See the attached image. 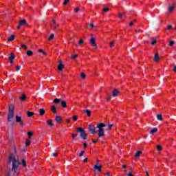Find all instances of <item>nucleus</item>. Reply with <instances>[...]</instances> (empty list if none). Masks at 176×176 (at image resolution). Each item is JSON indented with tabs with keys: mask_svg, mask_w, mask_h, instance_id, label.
I'll use <instances>...</instances> for the list:
<instances>
[{
	"mask_svg": "<svg viewBox=\"0 0 176 176\" xmlns=\"http://www.w3.org/2000/svg\"><path fill=\"white\" fill-rule=\"evenodd\" d=\"M8 163H12L11 171L14 173V175H19L20 173V160L19 156L11 154L8 158Z\"/></svg>",
	"mask_w": 176,
	"mask_h": 176,
	"instance_id": "obj_1",
	"label": "nucleus"
},
{
	"mask_svg": "<svg viewBox=\"0 0 176 176\" xmlns=\"http://www.w3.org/2000/svg\"><path fill=\"white\" fill-rule=\"evenodd\" d=\"M97 129H98V131H96V126L90 124L88 126V130L90 131L91 134H97L99 138H101V137L105 136V130L104 129V127H107V124L101 122L99 124H97L96 125Z\"/></svg>",
	"mask_w": 176,
	"mask_h": 176,
	"instance_id": "obj_2",
	"label": "nucleus"
},
{
	"mask_svg": "<svg viewBox=\"0 0 176 176\" xmlns=\"http://www.w3.org/2000/svg\"><path fill=\"white\" fill-rule=\"evenodd\" d=\"M8 109V122H11L14 116V106L13 104H10Z\"/></svg>",
	"mask_w": 176,
	"mask_h": 176,
	"instance_id": "obj_3",
	"label": "nucleus"
},
{
	"mask_svg": "<svg viewBox=\"0 0 176 176\" xmlns=\"http://www.w3.org/2000/svg\"><path fill=\"white\" fill-rule=\"evenodd\" d=\"M77 133H80V137L83 140H87V134H86V132L85 131V129L82 127H78L76 129Z\"/></svg>",
	"mask_w": 176,
	"mask_h": 176,
	"instance_id": "obj_4",
	"label": "nucleus"
},
{
	"mask_svg": "<svg viewBox=\"0 0 176 176\" xmlns=\"http://www.w3.org/2000/svg\"><path fill=\"white\" fill-rule=\"evenodd\" d=\"M51 28H52V30H57V28H58V24L56 23V20L54 19H52L51 22Z\"/></svg>",
	"mask_w": 176,
	"mask_h": 176,
	"instance_id": "obj_5",
	"label": "nucleus"
},
{
	"mask_svg": "<svg viewBox=\"0 0 176 176\" xmlns=\"http://www.w3.org/2000/svg\"><path fill=\"white\" fill-rule=\"evenodd\" d=\"M89 43L90 45H91V46H94L95 47H97V43H96V38L94 36L91 38Z\"/></svg>",
	"mask_w": 176,
	"mask_h": 176,
	"instance_id": "obj_6",
	"label": "nucleus"
},
{
	"mask_svg": "<svg viewBox=\"0 0 176 176\" xmlns=\"http://www.w3.org/2000/svg\"><path fill=\"white\" fill-rule=\"evenodd\" d=\"M59 65H58V70L60 71V72L64 69V64H63V61L60 60Z\"/></svg>",
	"mask_w": 176,
	"mask_h": 176,
	"instance_id": "obj_7",
	"label": "nucleus"
},
{
	"mask_svg": "<svg viewBox=\"0 0 176 176\" xmlns=\"http://www.w3.org/2000/svg\"><path fill=\"white\" fill-rule=\"evenodd\" d=\"M153 61H155V63H159V61H160V57H159L158 53L155 54Z\"/></svg>",
	"mask_w": 176,
	"mask_h": 176,
	"instance_id": "obj_8",
	"label": "nucleus"
},
{
	"mask_svg": "<svg viewBox=\"0 0 176 176\" xmlns=\"http://www.w3.org/2000/svg\"><path fill=\"white\" fill-rule=\"evenodd\" d=\"M19 25H26L27 27H28V23H27V21L25 19L23 20H21L19 21Z\"/></svg>",
	"mask_w": 176,
	"mask_h": 176,
	"instance_id": "obj_9",
	"label": "nucleus"
},
{
	"mask_svg": "<svg viewBox=\"0 0 176 176\" xmlns=\"http://www.w3.org/2000/svg\"><path fill=\"white\" fill-rule=\"evenodd\" d=\"M94 168L95 170H98L99 171V173H101V171L102 170V166H101V165L98 166V165L96 164L94 166Z\"/></svg>",
	"mask_w": 176,
	"mask_h": 176,
	"instance_id": "obj_10",
	"label": "nucleus"
},
{
	"mask_svg": "<svg viewBox=\"0 0 176 176\" xmlns=\"http://www.w3.org/2000/svg\"><path fill=\"white\" fill-rule=\"evenodd\" d=\"M119 90L118 89H114L112 92V96L113 97H117V96H119Z\"/></svg>",
	"mask_w": 176,
	"mask_h": 176,
	"instance_id": "obj_11",
	"label": "nucleus"
},
{
	"mask_svg": "<svg viewBox=\"0 0 176 176\" xmlns=\"http://www.w3.org/2000/svg\"><path fill=\"white\" fill-rule=\"evenodd\" d=\"M175 9V6H169L168 8V10L169 12V13H173V12L174 11V10Z\"/></svg>",
	"mask_w": 176,
	"mask_h": 176,
	"instance_id": "obj_12",
	"label": "nucleus"
},
{
	"mask_svg": "<svg viewBox=\"0 0 176 176\" xmlns=\"http://www.w3.org/2000/svg\"><path fill=\"white\" fill-rule=\"evenodd\" d=\"M47 124H48L50 127H53V126H54V124H53V121L52 120H47Z\"/></svg>",
	"mask_w": 176,
	"mask_h": 176,
	"instance_id": "obj_13",
	"label": "nucleus"
},
{
	"mask_svg": "<svg viewBox=\"0 0 176 176\" xmlns=\"http://www.w3.org/2000/svg\"><path fill=\"white\" fill-rule=\"evenodd\" d=\"M51 111L52 113H57V108H56V106H52Z\"/></svg>",
	"mask_w": 176,
	"mask_h": 176,
	"instance_id": "obj_14",
	"label": "nucleus"
},
{
	"mask_svg": "<svg viewBox=\"0 0 176 176\" xmlns=\"http://www.w3.org/2000/svg\"><path fill=\"white\" fill-rule=\"evenodd\" d=\"M60 105L62 108H67V102H65V100H62L60 102Z\"/></svg>",
	"mask_w": 176,
	"mask_h": 176,
	"instance_id": "obj_15",
	"label": "nucleus"
},
{
	"mask_svg": "<svg viewBox=\"0 0 176 176\" xmlns=\"http://www.w3.org/2000/svg\"><path fill=\"white\" fill-rule=\"evenodd\" d=\"M55 120L57 122V123H61L63 120L61 119V116H57L55 118Z\"/></svg>",
	"mask_w": 176,
	"mask_h": 176,
	"instance_id": "obj_16",
	"label": "nucleus"
},
{
	"mask_svg": "<svg viewBox=\"0 0 176 176\" xmlns=\"http://www.w3.org/2000/svg\"><path fill=\"white\" fill-rule=\"evenodd\" d=\"M84 113H87V116L89 117L91 116V111L89 109L84 110Z\"/></svg>",
	"mask_w": 176,
	"mask_h": 176,
	"instance_id": "obj_17",
	"label": "nucleus"
},
{
	"mask_svg": "<svg viewBox=\"0 0 176 176\" xmlns=\"http://www.w3.org/2000/svg\"><path fill=\"white\" fill-rule=\"evenodd\" d=\"M21 101H25L27 100V96L25 94H23L21 96L19 97Z\"/></svg>",
	"mask_w": 176,
	"mask_h": 176,
	"instance_id": "obj_18",
	"label": "nucleus"
},
{
	"mask_svg": "<svg viewBox=\"0 0 176 176\" xmlns=\"http://www.w3.org/2000/svg\"><path fill=\"white\" fill-rule=\"evenodd\" d=\"M27 115L28 116V118H31L32 116H34V115H35V113L34 112H32V111H27Z\"/></svg>",
	"mask_w": 176,
	"mask_h": 176,
	"instance_id": "obj_19",
	"label": "nucleus"
},
{
	"mask_svg": "<svg viewBox=\"0 0 176 176\" xmlns=\"http://www.w3.org/2000/svg\"><path fill=\"white\" fill-rule=\"evenodd\" d=\"M26 54L27 56H28V57H31L33 56L34 52H32V51L29 50L26 52Z\"/></svg>",
	"mask_w": 176,
	"mask_h": 176,
	"instance_id": "obj_20",
	"label": "nucleus"
},
{
	"mask_svg": "<svg viewBox=\"0 0 176 176\" xmlns=\"http://www.w3.org/2000/svg\"><path fill=\"white\" fill-rule=\"evenodd\" d=\"M39 114H40V116H43V115L45 114V109H40Z\"/></svg>",
	"mask_w": 176,
	"mask_h": 176,
	"instance_id": "obj_21",
	"label": "nucleus"
},
{
	"mask_svg": "<svg viewBox=\"0 0 176 176\" xmlns=\"http://www.w3.org/2000/svg\"><path fill=\"white\" fill-rule=\"evenodd\" d=\"M61 102V99H58V98H55L54 100V104H60V102Z\"/></svg>",
	"mask_w": 176,
	"mask_h": 176,
	"instance_id": "obj_22",
	"label": "nucleus"
},
{
	"mask_svg": "<svg viewBox=\"0 0 176 176\" xmlns=\"http://www.w3.org/2000/svg\"><path fill=\"white\" fill-rule=\"evenodd\" d=\"M141 153H142V151H137L136 153L135 154V157H140V155H141Z\"/></svg>",
	"mask_w": 176,
	"mask_h": 176,
	"instance_id": "obj_23",
	"label": "nucleus"
},
{
	"mask_svg": "<svg viewBox=\"0 0 176 176\" xmlns=\"http://www.w3.org/2000/svg\"><path fill=\"white\" fill-rule=\"evenodd\" d=\"M16 58V56H14V54L11 53L10 56H9L8 59L9 60H14Z\"/></svg>",
	"mask_w": 176,
	"mask_h": 176,
	"instance_id": "obj_24",
	"label": "nucleus"
},
{
	"mask_svg": "<svg viewBox=\"0 0 176 176\" xmlns=\"http://www.w3.org/2000/svg\"><path fill=\"white\" fill-rule=\"evenodd\" d=\"M157 120H163V116L162 114H157Z\"/></svg>",
	"mask_w": 176,
	"mask_h": 176,
	"instance_id": "obj_25",
	"label": "nucleus"
},
{
	"mask_svg": "<svg viewBox=\"0 0 176 176\" xmlns=\"http://www.w3.org/2000/svg\"><path fill=\"white\" fill-rule=\"evenodd\" d=\"M12 41H14V35H12L8 38V42H12Z\"/></svg>",
	"mask_w": 176,
	"mask_h": 176,
	"instance_id": "obj_26",
	"label": "nucleus"
},
{
	"mask_svg": "<svg viewBox=\"0 0 176 176\" xmlns=\"http://www.w3.org/2000/svg\"><path fill=\"white\" fill-rule=\"evenodd\" d=\"M157 128H153V130L150 131V133L155 134V133H157Z\"/></svg>",
	"mask_w": 176,
	"mask_h": 176,
	"instance_id": "obj_27",
	"label": "nucleus"
},
{
	"mask_svg": "<svg viewBox=\"0 0 176 176\" xmlns=\"http://www.w3.org/2000/svg\"><path fill=\"white\" fill-rule=\"evenodd\" d=\"M21 121V117H20L19 116H16V123H19Z\"/></svg>",
	"mask_w": 176,
	"mask_h": 176,
	"instance_id": "obj_28",
	"label": "nucleus"
},
{
	"mask_svg": "<svg viewBox=\"0 0 176 176\" xmlns=\"http://www.w3.org/2000/svg\"><path fill=\"white\" fill-rule=\"evenodd\" d=\"M30 144H31V141L29 139H27L25 142L26 146H28L29 145H30Z\"/></svg>",
	"mask_w": 176,
	"mask_h": 176,
	"instance_id": "obj_29",
	"label": "nucleus"
},
{
	"mask_svg": "<svg viewBox=\"0 0 176 176\" xmlns=\"http://www.w3.org/2000/svg\"><path fill=\"white\" fill-rule=\"evenodd\" d=\"M80 76L82 79H86V74L85 73H81Z\"/></svg>",
	"mask_w": 176,
	"mask_h": 176,
	"instance_id": "obj_30",
	"label": "nucleus"
},
{
	"mask_svg": "<svg viewBox=\"0 0 176 176\" xmlns=\"http://www.w3.org/2000/svg\"><path fill=\"white\" fill-rule=\"evenodd\" d=\"M163 149V147L161 145H157V151H162Z\"/></svg>",
	"mask_w": 176,
	"mask_h": 176,
	"instance_id": "obj_31",
	"label": "nucleus"
},
{
	"mask_svg": "<svg viewBox=\"0 0 176 176\" xmlns=\"http://www.w3.org/2000/svg\"><path fill=\"white\" fill-rule=\"evenodd\" d=\"M54 38V34H52L48 38V41H52Z\"/></svg>",
	"mask_w": 176,
	"mask_h": 176,
	"instance_id": "obj_32",
	"label": "nucleus"
},
{
	"mask_svg": "<svg viewBox=\"0 0 176 176\" xmlns=\"http://www.w3.org/2000/svg\"><path fill=\"white\" fill-rule=\"evenodd\" d=\"M22 166L23 167H27V163L25 162V160H22Z\"/></svg>",
	"mask_w": 176,
	"mask_h": 176,
	"instance_id": "obj_33",
	"label": "nucleus"
},
{
	"mask_svg": "<svg viewBox=\"0 0 176 176\" xmlns=\"http://www.w3.org/2000/svg\"><path fill=\"white\" fill-rule=\"evenodd\" d=\"M28 135L30 140H31V137H32V132L28 131Z\"/></svg>",
	"mask_w": 176,
	"mask_h": 176,
	"instance_id": "obj_34",
	"label": "nucleus"
},
{
	"mask_svg": "<svg viewBox=\"0 0 176 176\" xmlns=\"http://www.w3.org/2000/svg\"><path fill=\"white\" fill-rule=\"evenodd\" d=\"M85 151H81L80 153L78 155V156L80 157H82V156H83V155H85Z\"/></svg>",
	"mask_w": 176,
	"mask_h": 176,
	"instance_id": "obj_35",
	"label": "nucleus"
},
{
	"mask_svg": "<svg viewBox=\"0 0 176 176\" xmlns=\"http://www.w3.org/2000/svg\"><path fill=\"white\" fill-rule=\"evenodd\" d=\"M21 47L23 48V49H25V50H27V49H28V47H27V45H21Z\"/></svg>",
	"mask_w": 176,
	"mask_h": 176,
	"instance_id": "obj_36",
	"label": "nucleus"
},
{
	"mask_svg": "<svg viewBox=\"0 0 176 176\" xmlns=\"http://www.w3.org/2000/svg\"><path fill=\"white\" fill-rule=\"evenodd\" d=\"M157 42V40L156 38H154L151 42V45H155Z\"/></svg>",
	"mask_w": 176,
	"mask_h": 176,
	"instance_id": "obj_37",
	"label": "nucleus"
},
{
	"mask_svg": "<svg viewBox=\"0 0 176 176\" xmlns=\"http://www.w3.org/2000/svg\"><path fill=\"white\" fill-rule=\"evenodd\" d=\"M112 98L111 97V95H107V101H110Z\"/></svg>",
	"mask_w": 176,
	"mask_h": 176,
	"instance_id": "obj_38",
	"label": "nucleus"
},
{
	"mask_svg": "<svg viewBox=\"0 0 176 176\" xmlns=\"http://www.w3.org/2000/svg\"><path fill=\"white\" fill-rule=\"evenodd\" d=\"M115 46V42L112 41L110 43V47L112 48Z\"/></svg>",
	"mask_w": 176,
	"mask_h": 176,
	"instance_id": "obj_39",
	"label": "nucleus"
},
{
	"mask_svg": "<svg viewBox=\"0 0 176 176\" xmlns=\"http://www.w3.org/2000/svg\"><path fill=\"white\" fill-rule=\"evenodd\" d=\"M174 43H175L173 41H169V46H174Z\"/></svg>",
	"mask_w": 176,
	"mask_h": 176,
	"instance_id": "obj_40",
	"label": "nucleus"
},
{
	"mask_svg": "<svg viewBox=\"0 0 176 176\" xmlns=\"http://www.w3.org/2000/svg\"><path fill=\"white\" fill-rule=\"evenodd\" d=\"M102 12H109V8H104L102 10Z\"/></svg>",
	"mask_w": 176,
	"mask_h": 176,
	"instance_id": "obj_41",
	"label": "nucleus"
},
{
	"mask_svg": "<svg viewBox=\"0 0 176 176\" xmlns=\"http://www.w3.org/2000/svg\"><path fill=\"white\" fill-rule=\"evenodd\" d=\"M85 43V41L82 39H80V41H78V45H82Z\"/></svg>",
	"mask_w": 176,
	"mask_h": 176,
	"instance_id": "obj_42",
	"label": "nucleus"
},
{
	"mask_svg": "<svg viewBox=\"0 0 176 176\" xmlns=\"http://www.w3.org/2000/svg\"><path fill=\"white\" fill-rule=\"evenodd\" d=\"M39 53H43V54H46V52L43 51L42 49L38 50Z\"/></svg>",
	"mask_w": 176,
	"mask_h": 176,
	"instance_id": "obj_43",
	"label": "nucleus"
},
{
	"mask_svg": "<svg viewBox=\"0 0 176 176\" xmlns=\"http://www.w3.org/2000/svg\"><path fill=\"white\" fill-rule=\"evenodd\" d=\"M92 142H93V144H97V142H98V139H97V140L92 139Z\"/></svg>",
	"mask_w": 176,
	"mask_h": 176,
	"instance_id": "obj_44",
	"label": "nucleus"
},
{
	"mask_svg": "<svg viewBox=\"0 0 176 176\" xmlns=\"http://www.w3.org/2000/svg\"><path fill=\"white\" fill-rule=\"evenodd\" d=\"M167 30H173V25H168L167 26Z\"/></svg>",
	"mask_w": 176,
	"mask_h": 176,
	"instance_id": "obj_45",
	"label": "nucleus"
},
{
	"mask_svg": "<svg viewBox=\"0 0 176 176\" xmlns=\"http://www.w3.org/2000/svg\"><path fill=\"white\" fill-rule=\"evenodd\" d=\"M73 120H74V122H76V120H78V116H73Z\"/></svg>",
	"mask_w": 176,
	"mask_h": 176,
	"instance_id": "obj_46",
	"label": "nucleus"
},
{
	"mask_svg": "<svg viewBox=\"0 0 176 176\" xmlns=\"http://www.w3.org/2000/svg\"><path fill=\"white\" fill-rule=\"evenodd\" d=\"M76 57H78V54H75V55L72 56L71 57V58H72V60H75V58H76Z\"/></svg>",
	"mask_w": 176,
	"mask_h": 176,
	"instance_id": "obj_47",
	"label": "nucleus"
},
{
	"mask_svg": "<svg viewBox=\"0 0 176 176\" xmlns=\"http://www.w3.org/2000/svg\"><path fill=\"white\" fill-rule=\"evenodd\" d=\"M72 137L73 140H75V138L78 137V135L72 133Z\"/></svg>",
	"mask_w": 176,
	"mask_h": 176,
	"instance_id": "obj_48",
	"label": "nucleus"
},
{
	"mask_svg": "<svg viewBox=\"0 0 176 176\" xmlns=\"http://www.w3.org/2000/svg\"><path fill=\"white\" fill-rule=\"evenodd\" d=\"M79 10H80V8H79L78 7H77V8H76L74 9V12H75L76 13H78V12H79Z\"/></svg>",
	"mask_w": 176,
	"mask_h": 176,
	"instance_id": "obj_49",
	"label": "nucleus"
},
{
	"mask_svg": "<svg viewBox=\"0 0 176 176\" xmlns=\"http://www.w3.org/2000/svg\"><path fill=\"white\" fill-rule=\"evenodd\" d=\"M68 2H69V0H65V1L63 2L64 6H65V5H67V3H68Z\"/></svg>",
	"mask_w": 176,
	"mask_h": 176,
	"instance_id": "obj_50",
	"label": "nucleus"
},
{
	"mask_svg": "<svg viewBox=\"0 0 176 176\" xmlns=\"http://www.w3.org/2000/svg\"><path fill=\"white\" fill-rule=\"evenodd\" d=\"M112 126H113V124H109L108 125V130H111L112 129Z\"/></svg>",
	"mask_w": 176,
	"mask_h": 176,
	"instance_id": "obj_51",
	"label": "nucleus"
},
{
	"mask_svg": "<svg viewBox=\"0 0 176 176\" xmlns=\"http://www.w3.org/2000/svg\"><path fill=\"white\" fill-rule=\"evenodd\" d=\"M173 72L175 74H176V65H173Z\"/></svg>",
	"mask_w": 176,
	"mask_h": 176,
	"instance_id": "obj_52",
	"label": "nucleus"
},
{
	"mask_svg": "<svg viewBox=\"0 0 176 176\" xmlns=\"http://www.w3.org/2000/svg\"><path fill=\"white\" fill-rule=\"evenodd\" d=\"M20 68H21V66H16V71H20Z\"/></svg>",
	"mask_w": 176,
	"mask_h": 176,
	"instance_id": "obj_53",
	"label": "nucleus"
},
{
	"mask_svg": "<svg viewBox=\"0 0 176 176\" xmlns=\"http://www.w3.org/2000/svg\"><path fill=\"white\" fill-rule=\"evenodd\" d=\"M19 123L21 126H24V122H23V120H21Z\"/></svg>",
	"mask_w": 176,
	"mask_h": 176,
	"instance_id": "obj_54",
	"label": "nucleus"
},
{
	"mask_svg": "<svg viewBox=\"0 0 176 176\" xmlns=\"http://www.w3.org/2000/svg\"><path fill=\"white\" fill-rule=\"evenodd\" d=\"M118 17H119L120 19H122V17H123V14L119 13V14H118Z\"/></svg>",
	"mask_w": 176,
	"mask_h": 176,
	"instance_id": "obj_55",
	"label": "nucleus"
},
{
	"mask_svg": "<svg viewBox=\"0 0 176 176\" xmlns=\"http://www.w3.org/2000/svg\"><path fill=\"white\" fill-rule=\"evenodd\" d=\"M53 156H54L55 157H57V156H58V153H53Z\"/></svg>",
	"mask_w": 176,
	"mask_h": 176,
	"instance_id": "obj_56",
	"label": "nucleus"
},
{
	"mask_svg": "<svg viewBox=\"0 0 176 176\" xmlns=\"http://www.w3.org/2000/svg\"><path fill=\"white\" fill-rule=\"evenodd\" d=\"M126 167H127L126 165H123V166H122V168H124L125 173H126Z\"/></svg>",
	"mask_w": 176,
	"mask_h": 176,
	"instance_id": "obj_57",
	"label": "nucleus"
},
{
	"mask_svg": "<svg viewBox=\"0 0 176 176\" xmlns=\"http://www.w3.org/2000/svg\"><path fill=\"white\" fill-rule=\"evenodd\" d=\"M128 176H134V175H133V173H131V172H129Z\"/></svg>",
	"mask_w": 176,
	"mask_h": 176,
	"instance_id": "obj_58",
	"label": "nucleus"
},
{
	"mask_svg": "<svg viewBox=\"0 0 176 176\" xmlns=\"http://www.w3.org/2000/svg\"><path fill=\"white\" fill-rule=\"evenodd\" d=\"M71 122V120L69 118H67L66 120V123H69Z\"/></svg>",
	"mask_w": 176,
	"mask_h": 176,
	"instance_id": "obj_59",
	"label": "nucleus"
},
{
	"mask_svg": "<svg viewBox=\"0 0 176 176\" xmlns=\"http://www.w3.org/2000/svg\"><path fill=\"white\" fill-rule=\"evenodd\" d=\"M84 149H86V148H87V144L84 143Z\"/></svg>",
	"mask_w": 176,
	"mask_h": 176,
	"instance_id": "obj_60",
	"label": "nucleus"
},
{
	"mask_svg": "<svg viewBox=\"0 0 176 176\" xmlns=\"http://www.w3.org/2000/svg\"><path fill=\"white\" fill-rule=\"evenodd\" d=\"M133 25H134V23L131 22V23H129V27H133Z\"/></svg>",
	"mask_w": 176,
	"mask_h": 176,
	"instance_id": "obj_61",
	"label": "nucleus"
},
{
	"mask_svg": "<svg viewBox=\"0 0 176 176\" xmlns=\"http://www.w3.org/2000/svg\"><path fill=\"white\" fill-rule=\"evenodd\" d=\"M87 160H88L87 158H85V159L83 160L84 163H87Z\"/></svg>",
	"mask_w": 176,
	"mask_h": 176,
	"instance_id": "obj_62",
	"label": "nucleus"
},
{
	"mask_svg": "<svg viewBox=\"0 0 176 176\" xmlns=\"http://www.w3.org/2000/svg\"><path fill=\"white\" fill-rule=\"evenodd\" d=\"M89 26L91 27V28H94V24L93 23H91Z\"/></svg>",
	"mask_w": 176,
	"mask_h": 176,
	"instance_id": "obj_63",
	"label": "nucleus"
},
{
	"mask_svg": "<svg viewBox=\"0 0 176 176\" xmlns=\"http://www.w3.org/2000/svg\"><path fill=\"white\" fill-rule=\"evenodd\" d=\"M21 27V25H20V23H19V25L17 26V29L20 30Z\"/></svg>",
	"mask_w": 176,
	"mask_h": 176,
	"instance_id": "obj_64",
	"label": "nucleus"
}]
</instances>
